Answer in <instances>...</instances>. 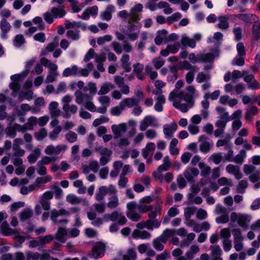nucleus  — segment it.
Returning a JSON list of instances; mask_svg holds the SVG:
<instances>
[{
    "mask_svg": "<svg viewBox=\"0 0 260 260\" xmlns=\"http://www.w3.org/2000/svg\"><path fill=\"white\" fill-rule=\"evenodd\" d=\"M89 75V72L86 69L79 68L76 65H73L71 67L65 69L62 72L63 77L70 76H82L87 77Z\"/></svg>",
    "mask_w": 260,
    "mask_h": 260,
    "instance_id": "obj_5",
    "label": "nucleus"
},
{
    "mask_svg": "<svg viewBox=\"0 0 260 260\" xmlns=\"http://www.w3.org/2000/svg\"><path fill=\"white\" fill-rule=\"evenodd\" d=\"M149 126L157 127L158 126L156 118L151 115L145 116L140 124V130L141 131H145Z\"/></svg>",
    "mask_w": 260,
    "mask_h": 260,
    "instance_id": "obj_12",
    "label": "nucleus"
},
{
    "mask_svg": "<svg viewBox=\"0 0 260 260\" xmlns=\"http://www.w3.org/2000/svg\"><path fill=\"white\" fill-rule=\"evenodd\" d=\"M117 192V190L115 186L112 184L108 186H101L95 194V199L98 201H102L104 200L106 195L109 194L110 197L108 199L107 206L110 210L115 209L119 205Z\"/></svg>",
    "mask_w": 260,
    "mask_h": 260,
    "instance_id": "obj_2",
    "label": "nucleus"
},
{
    "mask_svg": "<svg viewBox=\"0 0 260 260\" xmlns=\"http://www.w3.org/2000/svg\"><path fill=\"white\" fill-rule=\"evenodd\" d=\"M17 125H21L15 123L13 126L8 127L6 129V134L8 137L13 138L16 136V131L21 132L20 129L17 127Z\"/></svg>",
    "mask_w": 260,
    "mask_h": 260,
    "instance_id": "obj_34",
    "label": "nucleus"
},
{
    "mask_svg": "<svg viewBox=\"0 0 260 260\" xmlns=\"http://www.w3.org/2000/svg\"><path fill=\"white\" fill-rule=\"evenodd\" d=\"M132 236L134 239L148 240L151 238V234L145 230L140 231L136 229L133 231Z\"/></svg>",
    "mask_w": 260,
    "mask_h": 260,
    "instance_id": "obj_23",
    "label": "nucleus"
},
{
    "mask_svg": "<svg viewBox=\"0 0 260 260\" xmlns=\"http://www.w3.org/2000/svg\"><path fill=\"white\" fill-rule=\"evenodd\" d=\"M75 102L78 105H84L89 101H92V96L89 94L83 93L80 90H77L74 93Z\"/></svg>",
    "mask_w": 260,
    "mask_h": 260,
    "instance_id": "obj_15",
    "label": "nucleus"
},
{
    "mask_svg": "<svg viewBox=\"0 0 260 260\" xmlns=\"http://www.w3.org/2000/svg\"><path fill=\"white\" fill-rule=\"evenodd\" d=\"M186 236V239L182 240L181 242L180 245L181 247H185L188 246L191 242L193 241L196 237V235L193 233H189Z\"/></svg>",
    "mask_w": 260,
    "mask_h": 260,
    "instance_id": "obj_53",
    "label": "nucleus"
},
{
    "mask_svg": "<svg viewBox=\"0 0 260 260\" xmlns=\"http://www.w3.org/2000/svg\"><path fill=\"white\" fill-rule=\"evenodd\" d=\"M115 11V8L112 5L107 6L105 11L101 13V16L103 20L109 21L112 18V13Z\"/></svg>",
    "mask_w": 260,
    "mask_h": 260,
    "instance_id": "obj_26",
    "label": "nucleus"
},
{
    "mask_svg": "<svg viewBox=\"0 0 260 260\" xmlns=\"http://www.w3.org/2000/svg\"><path fill=\"white\" fill-rule=\"evenodd\" d=\"M197 208L194 206L188 207L184 208V216L185 218H191L194 214Z\"/></svg>",
    "mask_w": 260,
    "mask_h": 260,
    "instance_id": "obj_59",
    "label": "nucleus"
},
{
    "mask_svg": "<svg viewBox=\"0 0 260 260\" xmlns=\"http://www.w3.org/2000/svg\"><path fill=\"white\" fill-rule=\"evenodd\" d=\"M34 212L31 208H26L19 213V219L21 221H24L32 217Z\"/></svg>",
    "mask_w": 260,
    "mask_h": 260,
    "instance_id": "obj_30",
    "label": "nucleus"
},
{
    "mask_svg": "<svg viewBox=\"0 0 260 260\" xmlns=\"http://www.w3.org/2000/svg\"><path fill=\"white\" fill-rule=\"evenodd\" d=\"M175 234L173 229H167L159 237L154 239L152 241L153 247L157 251H162L164 248V244H166L168 239Z\"/></svg>",
    "mask_w": 260,
    "mask_h": 260,
    "instance_id": "obj_4",
    "label": "nucleus"
},
{
    "mask_svg": "<svg viewBox=\"0 0 260 260\" xmlns=\"http://www.w3.org/2000/svg\"><path fill=\"white\" fill-rule=\"evenodd\" d=\"M77 134L73 131H69L66 135V140L70 143L76 142L77 140Z\"/></svg>",
    "mask_w": 260,
    "mask_h": 260,
    "instance_id": "obj_64",
    "label": "nucleus"
},
{
    "mask_svg": "<svg viewBox=\"0 0 260 260\" xmlns=\"http://www.w3.org/2000/svg\"><path fill=\"white\" fill-rule=\"evenodd\" d=\"M62 127L61 126H57L54 128L49 134V138L51 141L56 140L58 137L59 134L61 132Z\"/></svg>",
    "mask_w": 260,
    "mask_h": 260,
    "instance_id": "obj_56",
    "label": "nucleus"
},
{
    "mask_svg": "<svg viewBox=\"0 0 260 260\" xmlns=\"http://www.w3.org/2000/svg\"><path fill=\"white\" fill-rule=\"evenodd\" d=\"M198 166L201 170V175L202 176L206 177L211 173V168L204 162H200Z\"/></svg>",
    "mask_w": 260,
    "mask_h": 260,
    "instance_id": "obj_48",
    "label": "nucleus"
},
{
    "mask_svg": "<svg viewBox=\"0 0 260 260\" xmlns=\"http://www.w3.org/2000/svg\"><path fill=\"white\" fill-rule=\"evenodd\" d=\"M200 248L199 246L197 245H191L189 249L186 252L185 255L188 260H191L193 258L194 256L199 251Z\"/></svg>",
    "mask_w": 260,
    "mask_h": 260,
    "instance_id": "obj_41",
    "label": "nucleus"
},
{
    "mask_svg": "<svg viewBox=\"0 0 260 260\" xmlns=\"http://www.w3.org/2000/svg\"><path fill=\"white\" fill-rule=\"evenodd\" d=\"M161 210V208L159 205H156L154 208L152 207V209L149 211H150L148 214L149 218L156 219L155 217L157 214H160Z\"/></svg>",
    "mask_w": 260,
    "mask_h": 260,
    "instance_id": "obj_55",
    "label": "nucleus"
},
{
    "mask_svg": "<svg viewBox=\"0 0 260 260\" xmlns=\"http://www.w3.org/2000/svg\"><path fill=\"white\" fill-rule=\"evenodd\" d=\"M163 160L164 164L159 166L157 170L159 172L168 171L171 167V164L168 156L165 157Z\"/></svg>",
    "mask_w": 260,
    "mask_h": 260,
    "instance_id": "obj_54",
    "label": "nucleus"
},
{
    "mask_svg": "<svg viewBox=\"0 0 260 260\" xmlns=\"http://www.w3.org/2000/svg\"><path fill=\"white\" fill-rule=\"evenodd\" d=\"M145 71L151 80H154L157 77L158 74L157 72L153 71L152 67L149 65L146 66L145 67Z\"/></svg>",
    "mask_w": 260,
    "mask_h": 260,
    "instance_id": "obj_63",
    "label": "nucleus"
},
{
    "mask_svg": "<svg viewBox=\"0 0 260 260\" xmlns=\"http://www.w3.org/2000/svg\"><path fill=\"white\" fill-rule=\"evenodd\" d=\"M129 14V19L128 20V23H129V25L128 26V29L129 31L134 30V27L136 26L134 24H132V22L134 21H137L140 20L139 14L135 12L133 10L131 9Z\"/></svg>",
    "mask_w": 260,
    "mask_h": 260,
    "instance_id": "obj_25",
    "label": "nucleus"
},
{
    "mask_svg": "<svg viewBox=\"0 0 260 260\" xmlns=\"http://www.w3.org/2000/svg\"><path fill=\"white\" fill-rule=\"evenodd\" d=\"M47 135V131L45 128H42L34 134L35 137L38 141L43 140Z\"/></svg>",
    "mask_w": 260,
    "mask_h": 260,
    "instance_id": "obj_58",
    "label": "nucleus"
},
{
    "mask_svg": "<svg viewBox=\"0 0 260 260\" xmlns=\"http://www.w3.org/2000/svg\"><path fill=\"white\" fill-rule=\"evenodd\" d=\"M2 233L6 236H10L15 234V231L11 229L7 221H3L1 226Z\"/></svg>",
    "mask_w": 260,
    "mask_h": 260,
    "instance_id": "obj_40",
    "label": "nucleus"
},
{
    "mask_svg": "<svg viewBox=\"0 0 260 260\" xmlns=\"http://www.w3.org/2000/svg\"><path fill=\"white\" fill-rule=\"evenodd\" d=\"M67 236V231L65 228H59L58 229L57 232L56 234V239L63 243L66 240V237Z\"/></svg>",
    "mask_w": 260,
    "mask_h": 260,
    "instance_id": "obj_43",
    "label": "nucleus"
},
{
    "mask_svg": "<svg viewBox=\"0 0 260 260\" xmlns=\"http://www.w3.org/2000/svg\"><path fill=\"white\" fill-rule=\"evenodd\" d=\"M88 90L91 95L93 96L94 95L97 91V88L96 84L93 82H88L87 86L84 88V91H86Z\"/></svg>",
    "mask_w": 260,
    "mask_h": 260,
    "instance_id": "obj_57",
    "label": "nucleus"
},
{
    "mask_svg": "<svg viewBox=\"0 0 260 260\" xmlns=\"http://www.w3.org/2000/svg\"><path fill=\"white\" fill-rule=\"evenodd\" d=\"M214 59V55L211 53H199L196 55L194 53L188 54V59L192 63L197 62H210Z\"/></svg>",
    "mask_w": 260,
    "mask_h": 260,
    "instance_id": "obj_6",
    "label": "nucleus"
},
{
    "mask_svg": "<svg viewBox=\"0 0 260 260\" xmlns=\"http://www.w3.org/2000/svg\"><path fill=\"white\" fill-rule=\"evenodd\" d=\"M0 25L2 31L1 37L3 39H6L7 38V33L10 30L11 26L10 23L5 18H2Z\"/></svg>",
    "mask_w": 260,
    "mask_h": 260,
    "instance_id": "obj_27",
    "label": "nucleus"
},
{
    "mask_svg": "<svg viewBox=\"0 0 260 260\" xmlns=\"http://www.w3.org/2000/svg\"><path fill=\"white\" fill-rule=\"evenodd\" d=\"M126 208L128 209L126 216L129 219L134 221H137L140 219V215L136 211L137 206L135 202L132 201L127 203Z\"/></svg>",
    "mask_w": 260,
    "mask_h": 260,
    "instance_id": "obj_11",
    "label": "nucleus"
},
{
    "mask_svg": "<svg viewBox=\"0 0 260 260\" xmlns=\"http://www.w3.org/2000/svg\"><path fill=\"white\" fill-rule=\"evenodd\" d=\"M216 110L219 115L220 119L226 120V121L231 120V118H230L229 115V113L225 111L224 108L218 106L216 108Z\"/></svg>",
    "mask_w": 260,
    "mask_h": 260,
    "instance_id": "obj_44",
    "label": "nucleus"
},
{
    "mask_svg": "<svg viewBox=\"0 0 260 260\" xmlns=\"http://www.w3.org/2000/svg\"><path fill=\"white\" fill-rule=\"evenodd\" d=\"M114 88V86L110 82H106L102 84L100 89L98 92L99 95H105L108 93L111 89Z\"/></svg>",
    "mask_w": 260,
    "mask_h": 260,
    "instance_id": "obj_37",
    "label": "nucleus"
},
{
    "mask_svg": "<svg viewBox=\"0 0 260 260\" xmlns=\"http://www.w3.org/2000/svg\"><path fill=\"white\" fill-rule=\"evenodd\" d=\"M62 110L65 112L64 117L65 118H70L71 115L69 113L72 114H75L78 110V107L74 104L72 105H66L62 106Z\"/></svg>",
    "mask_w": 260,
    "mask_h": 260,
    "instance_id": "obj_29",
    "label": "nucleus"
},
{
    "mask_svg": "<svg viewBox=\"0 0 260 260\" xmlns=\"http://www.w3.org/2000/svg\"><path fill=\"white\" fill-rule=\"evenodd\" d=\"M70 212L64 209H60L58 210L53 209L51 211L50 219L54 223L57 224H67L68 220L66 219H58L60 216H68Z\"/></svg>",
    "mask_w": 260,
    "mask_h": 260,
    "instance_id": "obj_7",
    "label": "nucleus"
},
{
    "mask_svg": "<svg viewBox=\"0 0 260 260\" xmlns=\"http://www.w3.org/2000/svg\"><path fill=\"white\" fill-rule=\"evenodd\" d=\"M52 69H49L48 70V75L45 80V82L47 83H52L55 81L57 77L59 75L58 72L57 71L58 67Z\"/></svg>",
    "mask_w": 260,
    "mask_h": 260,
    "instance_id": "obj_32",
    "label": "nucleus"
},
{
    "mask_svg": "<svg viewBox=\"0 0 260 260\" xmlns=\"http://www.w3.org/2000/svg\"><path fill=\"white\" fill-rule=\"evenodd\" d=\"M112 132L114 135V138L120 137L126 131V124L122 123L119 124H113L111 126Z\"/></svg>",
    "mask_w": 260,
    "mask_h": 260,
    "instance_id": "obj_19",
    "label": "nucleus"
},
{
    "mask_svg": "<svg viewBox=\"0 0 260 260\" xmlns=\"http://www.w3.org/2000/svg\"><path fill=\"white\" fill-rule=\"evenodd\" d=\"M159 9H163V12L165 14H170L173 12L172 9L170 7L168 3L161 1L157 4Z\"/></svg>",
    "mask_w": 260,
    "mask_h": 260,
    "instance_id": "obj_49",
    "label": "nucleus"
},
{
    "mask_svg": "<svg viewBox=\"0 0 260 260\" xmlns=\"http://www.w3.org/2000/svg\"><path fill=\"white\" fill-rule=\"evenodd\" d=\"M66 34V37L72 41H78L80 38V31L79 29H69Z\"/></svg>",
    "mask_w": 260,
    "mask_h": 260,
    "instance_id": "obj_33",
    "label": "nucleus"
},
{
    "mask_svg": "<svg viewBox=\"0 0 260 260\" xmlns=\"http://www.w3.org/2000/svg\"><path fill=\"white\" fill-rule=\"evenodd\" d=\"M70 3V7L72 9L73 13H78L83 8V5L78 1H75Z\"/></svg>",
    "mask_w": 260,
    "mask_h": 260,
    "instance_id": "obj_62",
    "label": "nucleus"
},
{
    "mask_svg": "<svg viewBox=\"0 0 260 260\" xmlns=\"http://www.w3.org/2000/svg\"><path fill=\"white\" fill-rule=\"evenodd\" d=\"M137 210L140 213H146L152 209V206L150 204L140 203L137 204Z\"/></svg>",
    "mask_w": 260,
    "mask_h": 260,
    "instance_id": "obj_52",
    "label": "nucleus"
},
{
    "mask_svg": "<svg viewBox=\"0 0 260 260\" xmlns=\"http://www.w3.org/2000/svg\"><path fill=\"white\" fill-rule=\"evenodd\" d=\"M180 42L181 45L184 47H188L191 48H194L196 46L195 40L189 38L185 35L182 36Z\"/></svg>",
    "mask_w": 260,
    "mask_h": 260,
    "instance_id": "obj_31",
    "label": "nucleus"
},
{
    "mask_svg": "<svg viewBox=\"0 0 260 260\" xmlns=\"http://www.w3.org/2000/svg\"><path fill=\"white\" fill-rule=\"evenodd\" d=\"M146 229L153 230L154 228H158L160 225L161 222L158 219L149 218L145 221Z\"/></svg>",
    "mask_w": 260,
    "mask_h": 260,
    "instance_id": "obj_39",
    "label": "nucleus"
},
{
    "mask_svg": "<svg viewBox=\"0 0 260 260\" xmlns=\"http://www.w3.org/2000/svg\"><path fill=\"white\" fill-rule=\"evenodd\" d=\"M201 185L199 184H193L191 186L190 188L191 192L188 194V199L189 201H192L195 196L201 190Z\"/></svg>",
    "mask_w": 260,
    "mask_h": 260,
    "instance_id": "obj_50",
    "label": "nucleus"
},
{
    "mask_svg": "<svg viewBox=\"0 0 260 260\" xmlns=\"http://www.w3.org/2000/svg\"><path fill=\"white\" fill-rule=\"evenodd\" d=\"M95 150L99 152L101 155L100 159L101 165L104 166L110 161L112 154L111 150L105 147H99L96 148Z\"/></svg>",
    "mask_w": 260,
    "mask_h": 260,
    "instance_id": "obj_14",
    "label": "nucleus"
},
{
    "mask_svg": "<svg viewBox=\"0 0 260 260\" xmlns=\"http://www.w3.org/2000/svg\"><path fill=\"white\" fill-rule=\"evenodd\" d=\"M250 216L245 214H239L238 223L240 226L243 228H246L247 226V223L250 221Z\"/></svg>",
    "mask_w": 260,
    "mask_h": 260,
    "instance_id": "obj_42",
    "label": "nucleus"
},
{
    "mask_svg": "<svg viewBox=\"0 0 260 260\" xmlns=\"http://www.w3.org/2000/svg\"><path fill=\"white\" fill-rule=\"evenodd\" d=\"M225 170L228 173L233 174L238 180L242 177V175L240 171V167L238 166L229 164L226 166Z\"/></svg>",
    "mask_w": 260,
    "mask_h": 260,
    "instance_id": "obj_22",
    "label": "nucleus"
},
{
    "mask_svg": "<svg viewBox=\"0 0 260 260\" xmlns=\"http://www.w3.org/2000/svg\"><path fill=\"white\" fill-rule=\"evenodd\" d=\"M129 61V56L127 54H123L120 59L121 67L126 72H129L132 68Z\"/></svg>",
    "mask_w": 260,
    "mask_h": 260,
    "instance_id": "obj_28",
    "label": "nucleus"
},
{
    "mask_svg": "<svg viewBox=\"0 0 260 260\" xmlns=\"http://www.w3.org/2000/svg\"><path fill=\"white\" fill-rule=\"evenodd\" d=\"M178 77L177 69L175 66H171L170 67V72L167 77L168 82H174Z\"/></svg>",
    "mask_w": 260,
    "mask_h": 260,
    "instance_id": "obj_46",
    "label": "nucleus"
},
{
    "mask_svg": "<svg viewBox=\"0 0 260 260\" xmlns=\"http://www.w3.org/2000/svg\"><path fill=\"white\" fill-rule=\"evenodd\" d=\"M210 79V76L203 72H200L198 74L196 81L198 83H202L208 81Z\"/></svg>",
    "mask_w": 260,
    "mask_h": 260,
    "instance_id": "obj_60",
    "label": "nucleus"
},
{
    "mask_svg": "<svg viewBox=\"0 0 260 260\" xmlns=\"http://www.w3.org/2000/svg\"><path fill=\"white\" fill-rule=\"evenodd\" d=\"M38 124V119L36 117H30L26 123L21 125H17L18 128L20 129L21 133H24L28 130H32L34 126Z\"/></svg>",
    "mask_w": 260,
    "mask_h": 260,
    "instance_id": "obj_18",
    "label": "nucleus"
},
{
    "mask_svg": "<svg viewBox=\"0 0 260 260\" xmlns=\"http://www.w3.org/2000/svg\"><path fill=\"white\" fill-rule=\"evenodd\" d=\"M41 151L40 148H35L32 152L27 156V159L31 164H34L40 156Z\"/></svg>",
    "mask_w": 260,
    "mask_h": 260,
    "instance_id": "obj_36",
    "label": "nucleus"
},
{
    "mask_svg": "<svg viewBox=\"0 0 260 260\" xmlns=\"http://www.w3.org/2000/svg\"><path fill=\"white\" fill-rule=\"evenodd\" d=\"M230 18L229 14L221 15L217 17L218 23L216 27L221 30H226L230 27L229 20Z\"/></svg>",
    "mask_w": 260,
    "mask_h": 260,
    "instance_id": "obj_17",
    "label": "nucleus"
},
{
    "mask_svg": "<svg viewBox=\"0 0 260 260\" xmlns=\"http://www.w3.org/2000/svg\"><path fill=\"white\" fill-rule=\"evenodd\" d=\"M200 142L199 147L200 151L203 153H208L213 146V142L205 135H201L199 138Z\"/></svg>",
    "mask_w": 260,
    "mask_h": 260,
    "instance_id": "obj_13",
    "label": "nucleus"
},
{
    "mask_svg": "<svg viewBox=\"0 0 260 260\" xmlns=\"http://www.w3.org/2000/svg\"><path fill=\"white\" fill-rule=\"evenodd\" d=\"M183 82L182 80H178L175 84L174 89L169 95V100L173 102L174 107L179 109L181 112L186 113L188 108L192 107L194 105L193 99L199 96V92L192 85L186 87L187 92H185L179 89L183 86Z\"/></svg>",
    "mask_w": 260,
    "mask_h": 260,
    "instance_id": "obj_1",
    "label": "nucleus"
},
{
    "mask_svg": "<svg viewBox=\"0 0 260 260\" xmlns=\"http://www.w3.org/2000/svg\"><path fill=\"white\" fill-rule=\"evenodd\" d=\"M65 7L63 5H59L56 7H52L50 11L44 13L43 18L48 24H51L54 18H62L66 15Z\"/></svg>",
    "mask_w": 260,
    "mask_h": 260,
    "instance_id": "obj_3",
    "label": "nucleus"
},
{
    "mask_svg": "<svg viewBox=\"0 0 260 260\" xmlns=\"http://www.w3.org/2000/svg\"><path fill=\"white\" fill-rule=\"evenodd\" d=\"M121 212L117 211H114L110 214H106L103 216V219L105 221H116L117 217Z\"/></svg>",
    "mask_w": 260,
    "mask_h": 260,
    "instance_id": "obj_47",
    "label": "nucleus"
},
{
    "mask_svg": "<svg viewBox=\"0 0 260 260\" xmlns=\"http://www.w3.org/2000/svg\"><path fill=\"white\" fill-rule=\"evenodd\" d=\"M133 67V73L136 76L137 78L140 80H143L144 79V74L143 73L144 65L137 62L134 64Z\"/></svg>",
    "mask_w": 260,
    "mask_h": 260,
    "instance_id": "obj_21",
    "label": "nucleus"
},
{
    "mask_svg": "<svg viewBox=\"0 0 260 260\" xmlns=\"http://www.w3.org/2000/svg\"><path fill=\"white\" fill-rule=\"evenodd\" d=\"M106 250V246L102 242H96L93 245L92 251L89 254L90 257L98 258L102 257L104 255Z\"/></svg>",
    "mask_w": 260,
    "mask_h": 260,
    "instance_id": "obj_10",
    "label": "nucleus"
},
{
    "mask_svg": "<svg viewBox=\"0 0 260 260\" xmlns=\"http://www.w3.org/2000/svg\"><path fill=\"white\" fill-rule=\"evenodd\" d=\"M215 213L216 214L220 215L216 218V221L218 223H225L229 221V214L226 209L221 205H216Z\"/></svg>",
    "mask_w": 260,
    "mask_h": 260,
    "instance_id": "obj_8",
    "label": "nucleus"
},
{
    "mask_svg": "<svg viewBox=\"0 0 260 260\" xmlns=\"http://www.w3.org/2000/svg\"><path fill=\"white\" fill-rule=\"evenodd\" d=\"M199 174V171L198 169L193 167H188L184 172V177L188 181H193V179Z\"/></svg>",
    "mask_w": 260,
    "mask_h": 260,
    "instance_id": "obj_20",
    "label": "nucleus"
},
{
    "mask_svg": "<svg viewBox=\"0 0 260 260\" xmlns=\"http://www.w3.org/2000/svg\"><path fill=\"white\" fill-rule=\"evenodd\" d=\"M156 103L154 108L157 112H161L163 110V105L166 103V99L164 95H160L156 98Z\"/></svg>",
    "mask_w": 260,
    "mask_h": 260,
    "instance_id": "obj_38",
    "label": "nucleus"
},
{
    "mask_svg": "<svg viewBox=\"0 0 260 260\" xmlns=\"http://www.w3.org/2000/svg\"><path fill=\"white\" fill-rule=\"evenodd\" d=\"M211 250V255L212 257V260H222L221 257L222 251L220 246L217 245H212L210 247Z\"/></svg>",
    "mask_w": 260,
    "mask_h": 260,
    "instance_id": "obj_24",
    "label": "nucleus"
},
{
    "mask_svg": "<svg viewBox=\"0 0 260 260\" xmlns=\"http://www.w3.org/2000/svg\"><path fill=\"white\" fill-rule=\"evenodd\" d=\"M178 125L176 122H172L170 124H165L163 127V133L167 139H170L174 136V133L177 131Z\"/></svg>",
    "mask_w": 260,
    "mask_h": 260,
    "instance_id": "obj_16",
    "label": "nucleus"
},
{
    "mask_svg": "<svg viewBox=\"0 0 260 260\" xmlns=\"http://www.w3.org/2000/svg\"><path fill=\"white\" fill-rule=\"evenodd\" d=\"M122 106L125 109L126 107L131 108L134 106L138 105L139 102L135 98H125L121 102Z\"/></svg>",
    "mask_w": 260,
    "mask_h": 260,
    "instance_id": "obj_35",
    "label": "nucleus"
},
{
    "mask_svg": "<svg viewBox=\"0 0 260 260\" xmlns=\"http://www.w3.org/2000/svg\"><path fill=\"white\" fill-rule=\"evenodd\" d=\"M246 153L245 150H241L240 153L236 155L233 159V161L236 164L242 165L244 159L246 157Z\"/></svg>",
    "mask_w": 260,
    "mask_h": 260,
    "instance_id": "obj_51",
    "label": "nucleus"
},
{
    "mask_svg": "<svg viewBox=\"0 0 260 260\" xmlns=\"http://www.w3.org/2000/svg\"><path fill=\"white\" fill-rule=\"evenodd\" d=\"M258 112V109L255 106H252L250 108L247 109L245 114V119L248 121H251L253 116L256 115Z\"/></svg>",
    "mask_w": 260,
    "mask_h": 260,
    "instance_id": "obj_45",
    "label": "nucleus"
},
{
    "mask_svg": "<svg viewBox=\"0 0 260 260\" xmlns=\"http://www.w3.org/2000/svg\"><path fill=\"white\" fill-rule=\"evenodd\" d=\"M67 149V146L65 144L57 145L55 146L50 145L46 147L45 153L51 156H56L60 154L61 152H64Z\"/></svg>",
    "mask_w": 260,
    "mask_h": 260,
    "instance_id": "obj_9",
    "label": "nucleus"
},
{
    "mask_svg": "<svg viewBox=\"0 0 260 260\" xmlns=\"http://www.w3.org/2000/svg\"><path fill=\"white\" fill-rule=\"evenodd\" d=\"M57 159L58 157L57 156H44L42 158V159L40 160H39V161L45 166L49 165L52 162H55Z\"/></svg>",
    "mask_w": 260,
    "mask_h": 260,
    "instance_id": "obj_61",
    "label": "nucleus"
}]
</instances>
